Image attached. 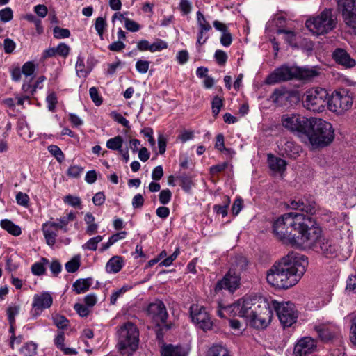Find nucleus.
Listing matches in <instances>:
<instances>
[{
  "mask_svg": "<svg viewBox=\"0 0 356 356\" xmlns=\"http://www.w3.org/2000/svg\"><path fill=\"white\" fill-rule=\"evenodd\" d=\"M276 237L284 243L302 249L315 248L322 236V229L312 217L290 212L279 217L273 225Z\"/></svg>",
  "mask_w": 356,
  "mask_h": 356,
  "instance_id": "1",
  "label": "nucleus"
},
{
  "mask_svg": "<svg viewBox=\"0 0 356 356\" xmlns=\"http://www.w3.org/2000/svg\"><path fill=\"white\" fill-rule=\"evenodd\" d=\"M307 266V257L296 252H290L267 271L266 281L272 286L289 289L300 281Z\"/></svg>",
  "mask_w": 356,
  "mask_h": 356,
  "instance_id": "2",
  "label": "nucleus"
},
{
  "mask_svg": "<svg viewBox=\"0 0 356 356\" xmlns=\"http://www.w3.org/2000/svg\"><path fill=\"white\" fill-rule=\"evenodd\" d=\"M311 123L305 136L313 148H322L328 146L334 138L332 125L318 118L312 117Z\"/></svg>",
  "mask_w": 356,
  "mask_h": 356,
  "instance_id": "3",
  "label": "nucleus"
},
{
  "mask_svg": "<svg viewBox=\"0 0 356 356\" xmlns=\"http://www.w3.org/2000/svg\"><path fill=\"white\" fill-rule=\"evenodd\" d=\"M247 265L248 261L245 257H236L232 262L229 271L221 280L216 283V292L222 289L234 292L239 286L241 273L245 270Z\"/></svg>",
  "mask_w": 356,
  "mask_h": 356,
  "instance_id": "4",
  "label": "nucleus"
},
{
  "mask_svg": "<svg viewBox=\"0 0 356 356\" xmlns=\"http://www.w3.org/2000/svg\"><path fill=\"white\" fill-rule=\"evenodd\" d=\"M117 333L118 346L121 351L130 353L136 350L139 343V331L134 323H123L119 327Z\"/></svg>",
  "mask_w": 356,
  "mask_h": 356,
  "instance_id": "5",
  "label": "nucleus"
},
{
  "mask_svg": "<svg viewBox=\"0 0 356 356\" xmlns=\"http://www.w3.org/2000/svg\"><path fill=\"white\" fill-rule=\"evenodd\" d=\"M336 25V18L332 13V10L325 9L316 17L307 19L306 27L316 35H323L332 31Z\"/></svg>",
  "mask_w": 356,
  "mask_h": 356,
  "instance_id": "6",
  "label": "nucleus"
},
{
  "mask_svg": "<svg viewBox=\"0 0 356 356\" xmlns=\"http://www.w3.org/2000/svg\"><path fill=\"white\" fill-rule=\"evenodd\" d=\"M329 93L323 88H312L306 91L303 106L305 108L313 112L320 113L324 111L325 106H328Z\"/></svg>",
  "mask_w": 356,
  "mask_h": 356,
  "instance_id": "7",
  "label": "nucleus"
},
{
  "mask_svg": "<svg viewBox=\"0 0 356 356\" xmlns=\"http://www.w3.org/2000/svg\"><path fill=\"white\" fill-rule=\"evenodd\" d=\"M311 118L299 113H286L281 117V124L289 131L304 138L311 123Z\"/></svg>",
  "mask_w": 356,
  "mask_h": 356,
  "instance_id": "8",
  "label": "nucleus"
},
{
  "mask_svg": "<svg viewBox=\"0 0 356 356\" xmlns=\"http://www.w3.org/2000/svg\"><path fill=\"white\" fill-rule=\"evenodd\" d=\"M272 316L273 310L268 302L263 300L259 302L256 312L249 317L247 322L256 329H264L270 324Z\"/></svg>",
  "mask_w": 356,
  "mask_h": 356,
  "instance_id": "9",
  "label": "nucleus"
},
{
  "mask_svg": "<svg viewBox=\"0 0 356 356\" xmlns=\"http://www.w3.org/2000/svg\"><path fill=\"white\" fill-rule=\"evenodd\" d=\"M261 300L254 298L245 296L230 305L228 307V310L233 313L234 316L244 318L247 321L249 317L254 312H256V309Z\"/></svg>",
  "mask_w": 356,
  "mask_h": 356,
  "instance_id": "10",
  "label": "nucleus"
},
{
  "mask_svg": "<svg viewBox=\"0 0 356 356\" xmlns=\"http://www.w3.org/2000/svg\"><path fill=\"white\" fill-rule=\"evenodd\" d=\"M353 103V97L345 90L333 92L328 102L330 111L341 114L351 108Z\"/></svg>",
  "mask_w": 356,
  "mask_h": 356,
  "instance_id": "11",
  "label": "nucleus"
},
{
  "mask_svg": "<svg viewBox=\"0 0 356 356\" xmlns=\"http://www.w3.org/2000/svg\"><path fill=\"white\" fill-rule=\"evenodd\" d=\"M272 305L284 327H291L296 322L298 316L293 303L289 302H278L274 300L272 302Z\"/></svg>",
  "mask_w": 356,
  "mask_h": 356,
  "instance_id": "12",
  "label": "nucleus"
},
{
  "mask_svg": "<svg viewBox=\"0 0 356 356\" xmlns=\"http://www.w3.org/2000/svg\"><path fill=\"white\" fill-rule=\"evenodd\" d=\"M337 2L346 24L350 29V31L356 34L355 0H337Z\"/></svg>",
  "mask_w": 356,
  "mask_h": 356,
  "instance_id": "13",
  "label": "nucleus"
},
{
  "mask_svg": "<svg viewBox=\"0 0 356 356\" xmlns=\"http://www.w3.org/2000/svg\"><path fill=\"white\" fill-rule=\"evenodd\" d=\"M190 314L192 321L198 327L204 331L211 329L213 322L209 312L203 306L193 304L190 307Z\"/></svg>",
  "mask_w": 356,
  "mask_h": 356,
  "instance_id": "14",
  "label": "nucleus"
},
{
  "mask_svg": "<svg viewBox=\"0 0 356 356\" xmlns=\"http://www.w3.org/2000/svg\"><path fill=\"white\" fill-rule=\"evenodd\" d=\"M296 72L297 70L295 66L289 67L283 65L276 68L270 74L266 79V83L268 85H273L282 81H286L296 79Z\"/></svg>",
  "mask_w": 356,
  "mask_h": 356,
  "instance_id": "15",
  "label": "nucleus"
},
{
  "mask_svg": "<svg viewBox=\"0 0 356 356\" xmlns=\"http://www.w3.org/2000/svg\"><path fill=\"white\" fill-rule=\"evenodd\" d=\"M53 304V298L50 293L42 292L34 295L32 302L31 314L32 316L37 317L47 309H49Z\"/></svg>",
  "mask_w": 356,
  "mask_h": 356,
  "instance_id": "16",
  "label": "nucleus"
},
{
  "mask_svg": "<svg viewBox=\"0 0 356 356\" xmlns=\"http://www.w3.org/2000/svg\"><path fill=\"white\" fill-rule=\"evenodd\" d=\"M314 329L318 334L319 339L323 342H328L340 334V328L334 323L330 322L316 324Z\"/></svg>",
  "mask_w": 356,
  "mask_h": 356,
  "instance_id": "17",
  "label": "nucleus"
},
{
  "mask_svg": "<svg viewBox=\"0 0 356 356\" xmlns=\"http://www.w3.org/2000/svg\"><path fill=\"white\" fill-rule=\"evenodd\" d=\"M147 313L156 325L165 323L168 316L164 303L159 300H156L148 305Z\"/></svg>",
  "mask_w": 356,
  "mask_h": 356,
  "instance_id": "18",
  "label": "nucleus"
},
{
  "mask_svg": "<svg viewBox=\"0 0 356 356\" xmlns=\"http://www.w3.org/2000/svg\"><path fill=\"white\" fill-rule=\"evenodd\" d=\"M196 15L199 29L196 44L197 46H201L205 44L208 40L209 36L207 33L211 30L212 27L200 11H197Z\"/></svg>",
  "mask_w": 356,
  "mask_h": 356,
  "instance_id": "19",
  "label": "nucleus"
},
{
  "mask_svg": "<svg viewBox=\"0 0 356 356\" xmlns=\"http://www.w3.org/2000/svg\"><path fill=\"white\" fill-rule=\"evenodd\" d=\"M316 348V341L310 337L300 339L295 345L293 356H307Z\"/></svg>",
  "mask_w": 356,
  "mask_h": 356,
  "instance_id": "20",
  "label": "nucleus"
},
{
  "mask_svg": "<svg viewBox=\"0 0 356 356\" xmlns=\"http://www.w3.org/2000/svg\"><path fill=\"white\" fill-rule=\"evenodd\" d=\"M313 250L322 254L325 257H333L336 255L337 247L332 241L325 238L322 235L318 242V245Z\"/></svg>",
  "mask_w": 356,
  "mask_h": 356,
  "instance_id": "21",
  "label": "nucleus"
},
{
  "mask_svg": "<svg viewBox=\"0 0 356 356\" xmlns=\"http://www.w3.org/2000/svg\"><path fill=\"white\" fill-rule=\"evenodd\" d=\"M58 230L54 221L49 220L42 224V231L49 246L53 247L55 245Z\"/></svg>",
  "mask_w": 356,
  "mask_h": 356,
  "instance_id": "22",
  "label": "nucleus"
},
{
  "mask_svg": "<svg viewBox=\"0 0 356 356\" xmlns=\"http://www.w3.org/2000/svg\"><path fill=\"white\" fill-rule=\"evenodd\" d=\"M289 207L291 209L300 210L307 213L313 214L316 210V204L314 200H293L290 201Z\"/></svg>",
  "mask_w": 356,
  "mask_h": 356,
  "instance_id": "23",
  "label": "nucleus"
},
{
  "mask_svg": "<svg viewBox=\"0 0 356 356\" xmlns=\"http://www.w3.org/2000/svg\"><path fill=\"white\" fill-rule=\"evenodd\" d=\"M293 96V92L285 88L275 89L270 95V100L280 106H286Z\"/></svg>",
  "mask_w": 356,
  "mask_h": 356,
  "instance_id": "24",
  "label": "nucleus"
},
{
  "mask_svg": "<svg viewBox=\"0 0 356 356\" xmlns=\"http://www.w3.org/2000/svg\"><path fill=\"white\" fill-rule=\"evenodd\" d=\"M332 58L337 63L346 68L353 67L356 64L355 60L351 58L349 54L341 48H337L333 51Z\"/></svg>",
  "mask_w": 356,
  "mask_h": 356,
  "instance_id": "25",
  "label": "nucleus"
},
{
  "mask_svg": "<svg viewBox=\"0 0 356 356\" xmlns=\"http://www.w3.org/2000/svg\"><path fill=\"white\" fill-rule=\"evenodd\" d=\"M268 164L274 173L282 175L286 170V161L273 154H268Z\"/></svg>",
  "mask_w": 356,
  "mask_h": 356,
  "instance_id": "26",
  "label": "nucleus"
},
{
  "mask_svg": "<svg viewBox=\"0 0 356 356\" xmlns=\"http://www.w3.org/2000/svg\"><path fill=\"white\" fill-rule=\"evenodd\" d=\"M65 337L63 332H58L54 339V345L58 349L61 350L65 355H77L78 352L76 349L66 347L65 345Z\"/></svg>",
  "mask_w": 356,
  "mask_h": 356,
  "instance_id": "27",
  "label": "nucleus"
},
{
  "mask_svg": "<svg viewBox=\"0 0 356 356\" xmlns=\"http://www.w3.org/2000/svg\"><path fill=\"white\" fill-rule=\"evenodd\" d=\"M296 79L302 80H309L319 74L318 69L316 67H296Z\"/></svg>",
  "mask_w": 356,
  "mask_h": 356,
  "instance_id": "28",
  "label": "nucleus"
},
{
  "mask_svg": "<svg viewBox=\"0 0 356 356\" xmlns=\"http://www.w3.org/2000/svg\"><path fill=\"white\" fill-rule=\"evenodd\" d=\"M76 218V213L74 211H70L66 216L58 218L54 222L59 230H61L63 233H67L69 231L68 225L70 222Z\"/></svg>",
  "mask_w": 356,
  "mask_h": 356,
  "instance_id": "29",
  "label": "nucleus"
},
{
  "mask_svg": "<svg viewBox=\"0 0 356 356\" xmlns=\"http://www.w3.org/2000/svg\"><path fill=\"white\" fill-rule=\"evenodd\" d=\"M124 266V261L121 257L114 256L111 257L106 265V270L109 273H118Z\"/></svg>",
  "mask_w": 356,
  "mask_h": 356,
  "instance_id": "30",
  "label": "nucleus"
},
{
  "mask_svg": "<svg viewBox=\"0 0 356 356\" xmlns=\"http://www.w3.org/2000/svg\"><path fill=\"white\" fill-rule=\"evenodd\" d=\"M161 356H185L181 347L172 344H165L161 348Z\"/></svg>",
  "mask_w": 356,
  "mask_h": 356,
  "instance_id": "31",
  "label": "nucleus"
},
{
  "mask_svg": "<svg viewBox=\"0 0 356 356\" xmlns=\"http://www.w3.org/2000/svg\"><path fill=\"white\" fill-rule=\"evenodd\" d=\"M92 284V279L91 278H86V279H79L76 280L73 285V289L74 291L77 293H83L86 291H87L90 286Z\"/></svg>",
  "mask_w": 356,
  "mask_h": 356,
  "instance_id": "32",
  "label": "nucleus"
},
{
  "mask_svg": "<svg viewBox=\"0 0 356 356\" xmlns=\"http://www.w3.org/2000/svg\"><path fill=\"white\" fill-rule=\"evenodd\" d=\"M0 225L3 229L6 230L9 234L15 236H18L22 234L21 228L10 220H1Z\"/></svg>",
  "mask_w": 356,
  "mask_h": 356,
  "instance_id": "33",
  "label": "nucleus"
},
{
  "mask_svg": "<svg viewBox=\"0 0 356 356\" xmlns=\"http://www.w3.org/2000/svg\"><path fill=\"white\" fill-rule=\"evenodd\" d=\"M206 356H230V354L226 347L216 344L209 348Z\"/></svg>",
  "mask_w": 356,
  "mask_h": 356,
  "instance_id": "34",
  "label": "nucleus"
},
{
  "mask_svg": "<svg viewBox=\"0 0 356 356\" xmlns=\"http://www.w3.org/2000/svg\"><path fill=\"white\" fill-rule=\"evenodd\" d=\"M176 179L179 181V185L182 189L186 193H190L193 186V182L191 176L186 173H181L178 175Z\"/></svg>",
  "mask_w": 356,
  "mask_h": 356,
  "instance_id": "35",
  "label": "nucleus"
},
{
  "mask_svg": "<svg viewBox=\"0 0 356 356\" xmlns=\"http://www.w3.org/2000/svg\"><path fill=\"white\" fill-rule=\"evenodd\" d=\"M84 220L88 225L86 228V233L88 235H93L95 234L99 226L97 223L95 222V217L90 213H87L85 216Z\"/></svg>",
  "mask_w": 356,
  "mask_h": 356,
  "instance_id": "36",
  "label": "nucleus"
},
{
  "mask_svg": "<svg viewBox=\"0 0 356 356\" xmlns=\"http://www.w3.org/2000/svg\"><path fill=\"white\" fill-rule=\"evenodd\" d=\"M49 264V260L47 258H42L40 262L33 264L31 266V272L35 275H42L45 273V266Z\"/></svg>",
  "mask_w": 356,
  "mask_h": 356,
  "instance_id": "37",
  "label": "nucleus"
},
{
  "mask_svg": "<svg viewBox=\"0 0 356 356\" xmlns=\"http://www.w3.org/2000/svg\"><path fill=\"white\" fill-rule=\"evenodd\" d=\"M123 139L122 136H117L114 138H110L106 141V147L111 150H117L122 152Z\"/></svg>",
  "mask_w": 356,
  "mask_h": 356,
  "instance_id": "38",
  "label": "nucleus"
},
{
  "mask_svg": "<svg viewBox=\"0 0 356 356\" xmlns=\"http://www.w3.org/2000/svg\"><path fill=\"white\" fill-rule=\"evenodd\" d=\"M230 204V198L228 196H225L223 200V204H216L213 206L214 211L218 214L221 215L222 217H225L227 215V209L229 208Z\"/></svg>",
  "mask_w": 356,
  "mask_h": 356,
  "instance_id": "39",
  "label": "nucleus"
},
{
  "mask_svg": "<svg viewBox=\"0 0 356 356\" xmlns=\"http://www.w3.org/2000/svg\"><path fill=\"white\" fill-rule=\"evenodd\" d=\"M103 240V236L98 235L90 238L86 243L82 245L83 250L95 251L97 248V245Z\"/></svg>",
  "mask_w": 356,
  "mask_h": 356,
  "instance_id": "40",
  "label": "nucleus"
},
{
  "mask_svg": "<svg viewBox=\"0 0 356 356\" xmlns=\"http://www.w3.org/2000/svg\"><path fill=\"white\" fill-rule=\"evenodd\" d=\"M20 353L23 356H35L37 353L36 343L32 341L25 343L21 348Z\"/></svg>",
  "mask_w": 356,
  "mask_h": 356,
  "instance_id": "41",
  "label": "nucleus"
},
{
  "mask_svg": "<svg viewBox=\"0 0 356 356\" xmlns=\"http://www.w3.org/2000/svg\"><path fill=\"white\" fill-rule=\"evenodd\" d=\"M76 72L79 77H86L90 72V70L85 67L83 58L80 56L77 58Z\"/></svg>",
  "mask_w": 356,
  "mask_h": 356,
  "instance_id": "42",
  "label": "nucleus"
},
{
  "mask_svg": "<svg viewBox=\"0 0 356 356\" xmlns=\"http://www.w3.org/2000/svg\"><path fill=\"white\" fill-rule=\"evenodd\" d=\"M277 34H284V40L290 45L296 44V33L293 31L286 30L284 29H278L277 30Z\"/></svg>",
  "mask_w": 356,
  "mask_h": 356,
  "instance_id": "43",
  "label": "nucleus"
},
{
  "mask_svg": "<svg viewBox=\"0 0 356 356\" xmlns=\"http://www.w3.org/2000/svg\"><path fill=\"white\" fill-rule=\"evenodd\" d=\"M65 270L68 273H74L77 271L80 267V257H74L71 260L65 264Z\"/></svg>",
  "mask_w": 356,
  "mask_h": 356,
  "instance_id": "44",
  "label": "nucleus"
},
{
  "mask_svg": "<svg viewBox=\"0 0 356 356\" xmlns=\"http://www.w3.org/2000/svg\"><path fill=\"white\" fill-rule=\"evenodd\" d=\"M20 310V306L18 305H11L7 309L8 319L10 325L15 322V316L18 315Z\"/></svg>",
  "mask_w": 356,
  "mask_h": 356,
  "instance_id": "45",
  "label": "nucleus"
},
{
  "mask_svg": "<svg viewBox=\"0 0 356 356\" xmlns=\"http://www.w3.org/2000/svg\"><path fill=\"white\" fill-rule=\"evenodd\" d=\"M52 320L58 329H67L69 325V321L64 316L56 314L53 316Z\"/></svg>",
  "mask_w": 356,
  "mask_h": 356,
  "instance_id": "46",
  "label": "nucleus"
},
{
  "mask_svg": "<svg viewBox=\"0 0 356 356\" xmlns=\"http://www.w3.org/2000/svg\"><path fill=\"white\" fill-rule=\"evenodd\" d=\"M106 22L104 17H99L96 19L95 29L101 39H103L104 32L106 29Z\"/></svg>",
  "mask_w": 356,
  "mask_h": 356,
  "instance_id": "47",
  "label": "nucleus"
},
{
  "mask_svg": "<svg viewBox=\"0 0 356 356\" xmlns=\"http://www.w3.org/2000/svg\"><path fill=\"white\" fill-rule=\"evenodd\" d=\"M47 149L58 162L61 163L64 160V154L58 146L51 145L48 146Z\"/></svg>",
  "mask_w": 356,
  "mask_h": 356,
  "instance_id": "48",
  "label": "nucleus"
},
{
  "mask_svg": "<svg viewBox=\"0 0 356 356\" xmlns=\"http://www.w3.org/2000/svg\"><path fill=\"white\" fill-rule=\"evenodd\" d=\"M223 106V99L218 96H216L211 102L212 107V113L214 117H216L220 111L221 108Z\"/></svg>",
  "mask_w": 356,
  "mask_h": 356,
  "instance_id": "49",
  "label": "nucleus"
},
{
  "mask_svg": "<svg viewBox=\"0 0 356 356\" xmlns=\"http://www.w3.org/2000/svg\"><path fill=\"white\" fill-rule=\"evenodd\" d=\"M63 201L65 204L71 207L81 208V200L78 196L68 195L64 197Z\"/></svg>",
  "mask_w": 356,
  "mask_h": 356,
  "instance_id": "50",
  "label": "nucleus"
},
{
  "mask_svg": "<svg viewBox=\"0 0 356 356\" xmlns=\"http://www.w3.org/2000/svg\"><path fill=\"white\" fill-rule=\"evenodd\" d=\"M54 36L58 39L67 38L70 35L69 29L56 26L53 30Z\"/></svg>",
  "mask_w": 356,
  "mask_h": 356,
  "instance_id": "51",
  "label": "nucleus"
},
{
  "mask_svg": "<svg viewBox=\"0 0 356 356\" xmlns=\"http://www.w3.org/2000/svg\"><path fill=\"white\" fill-rule=\"evenodd\" d=\"M83 172V168L74 165H71L67 170V175L72 178H78Z\"/></svg>",
  "mask_w": 356,
  "mask_h": 356,
  "instance_id": "52",
  "label": "nucleus"
},
{
  "mask_svg": "<svg viewBox=\"0 0 356 356\" xmlns=\"http://www.w3.org/2000/svg\"><path fill=\"white\" fill-rule=\"evenodd\" d=\"M89 94L91 99L96 106H100L102 104V98L99 95L98 90L96 87H92L89 90Z\"/></svg>",
  "mask_w": 356,
  "mask_h": 356,
  "instance_id": "53",
  "label": "nucleus"
},
{
  "mask_svg": "<svg viewBox=\"0 0 356 356\" xmlns=\"http://www.w3.org/2000/svg\"><path fill=\"white\" fill-rule=\"evenodd\" d=\"M35 67L32 62L25 63L22 67V73L26 76L29 77L32 76L35 72Z\"/></svg>",
  "mask_w": 356,
  "mask_h": 356,
  "instance_id": "54",
  "label": "nucleus"
},
{
  "mask_svg": "<svg viewBox=\"0 0 356 356\" xmlns=\"http://www.w3.org/2000/svg\"><path fill=\"white\" fill-rule=\"evenodd\" d=\"M172 198V193L169 189L162 190L159 195V200L161 204H167Z\"/></svg>",
  "mask_w": 356,
  "mask_h": 356,
  "instance_id": "55",
  "label": "nucleus"
},
{
  "mask_svg": "<svg viewBox=\"0 0 356 356\" xmlns=\"http://www.w3.org/2000/svg\"><path fill=\"white\" fill-rule=\"evenodd\" d=\"M13 17V10L10 8L6 7L0 10V19L3 22H10Z\"/></svg>",
  "mask_w": 356,
  "mask_h": 356,
  "instance_id": "56",
  "label": "nucleus"
},
{
  "mask_svg": "<svg viewBox=\"0 0 356 356\" xmlns=\"http://www.w3.org/2000/svg\"><path fill=\"white\" fill-rule=\"evenodd\" d=\"M112 118L117 122L118 123L123 125L127 128H129V122L124 117H123L120 113L113 111L111 113Z\"/></svg>",
  "mask_w": 356,
  "mask_h": 356,
  "instance_id": "57",
  "label": "nucleus"
},
{
  "mask_svg": "<svg viewBox=\"0 0 356 356\" xmlns=\"http://www.w3.org/2000/svg\"><path fill=\"white\" fill-rule=\"evenodd\" d=\"M70 51V46L64 42H60L56 47L57 55H59L63 58H66L69 55Z\"/></svg>",
  "mask_w": 356,
  "mask_h": 356,
  "instance_id": "58",
  "label": "nucleus"
},
{
  "mask_svg": "<svg viewBox=\"0 0 356 356\" xmlns=\"http://www.w3.org/2000/svg\"><path fill=\"white\" fill-rule=\"evenodd\" d=\"M168 47L167 43L161 40H158L152 44H150L149 46V51L155 52L159 51L162 49H166Z\"/></svg>",
  "mask_w": 356,
  "mask_h": 356,
  "instance_id": "59",
  "label": "nucleus"
},
{
  "mask_svg": "<svg viewBox=\"0 0 356 356\" xmlns=\"http://www.w3.org/2000/svg\"><path fill=\"white\" fill-rule=\"evenodd\" d=\"M149 67V62L147 60H138L136 63V69L140 74H145Z\"/></svg>",
  "mask_w": 356,
  "mask_h": 356,
  "instance_id": "60",
  "label": "nucleus"
},
{
  "mask_svg": "<svg viewBox=\"0 0 356 356\" xmlns=\"http://www.w3.org/2000/svg\"><path fill=\"white\" fill-rule=\"evenodd\" d=\"M74 309L81 317H86L90 312L88 307L85 306L81 303H76L74 306Z\"/></svg>",
  "mask_w": 356,
  "mask_h": 356,
  "instance_id": "61",
  "label": "nucleus"
},
{
  "mask_svg": "<svg viewBox=\"0 0 356 356\" xmlns=\"http://www.w3.org/2000/svg\"><path fill=\"white\" fill-rule=\"evenodd\" d=\"M17 203L23 207H28L29 202V197L27 194L19 192L16 195Z\"/></svg>",
  "mask_w": 356,
  "mask_h": 356,
  "instance_id": "62",
  "label": "nucleus"
},
{
  "mask_svg": "<svg viewBox=\"0 0 356 356\" xmlns=\"http://www.w3.org/2000/svg\"><path fill=\"white\" fill-rule=\"evenodd\" d=\"M124 27L131 32H136L140 30V25L130 19H124Z\"/></svg>",
  "mask_w": 356,
  "mask_h": 356,
  "instance_id": "63",
  "label": "nucleus"
},
{
  "mask_svg": "<svg viewBox=\"0 0 356 356\" xmlns=\"http://www.w3.org/2000/svg\"><path fill=\"white\" fill-rule=\"evenodd\" d=\"M68 115L69 120L70 121L73 127L78 128L83 124V120L77 115L70 113Z\"/></svg>",
  "mask_w": 356,
  "mask_h": 356,
  "instance_id": "64",
  "label": "nucleus"
}]
</instances>
